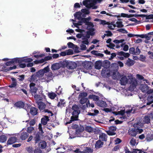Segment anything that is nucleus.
<instances>
[{"mask_svg":"<svg viewBox=\"0 0 153 153\" xmlns=\"http://www.w3.org/2000/svg\"><path fill=\"white\" fill-rule=\"evenodd\" d=\"M63 68L66 67L70 70L74 69L77 66V64L75 62L67 60L63 61Z\"/></svg>","mask_w":153,"mask_h":153,"instance_id":"nucleus-1","label":"nucleus"},{"mask_svg":"<svg viewBox=\"0 0 153 153\" xmlns=\"http://www.w3.org/2000/svg\"><path fill=\"white\" fill-rule=\"evenodd\" d=\"M88 31L86 32L85 35L83 34V36L82 38V40H85L88 39L90 38L91 35L93 36L95 34V32H94L95 30L94 28H88Z\"/></svg>","mask_w":153,"mask_h":153,"instance_id":"nucleus-2","label":"nucleus"},{"mask_svg":"<svg viewBox=\"0 0 153 153\" xmlns=\"http://www.w3.org/2000/svg\"><path fill=\"white\" fill-rule=\"evenodd\" d=\"M128 83L130 84L129 89L130 90H133L136 87L137 82V80L133 77L128 78Z\"/></svg>","mask_w":153,"mask_h":153,"instance_id":"nucleus-3","label":"nucleus"},{"mask_svg":"<svg viewBox=\"0 0 153 153\" xmlns=\"http://www.w3.org/2000/svg\"><path fill=\"white\" fill-rule=\"evenodd\" d=\"M16 136H17L19 140L20 138L22 140H25L28 137L29 134L26 131H22L20 133L16 134Z\"/></svg>","mask_w":153,"mask_h":153,"instance_id":"nucleus-4","label":"nucleus"},{"mask_svg":"<svg viewBox=\"0 0 153 153\" xmlns=\"http://www.w3.org/2000/svg\"><path fill=\"white\" fill-rule=\"evenodd\" d=\"M35 85L36 84L33 82L30 83L29 85L30 91L32 95H36V94L38 90V88L36 87L35 86Z\"/></svg>","mask_w":153,"mask_h":153,"instance_id":"nucleus-5","label":"nucleus"},{"mask_svg":"<svg viewBox=\"0 0 153 153\" xmlns=\"http://www.w3.org/2000/svg\"><path fill=\"white\" fill-rule=\"evenodd\" d=\"M18 141H19V139L17 136H16V134L15 137H11L8 139L7 142V145L12 144L16 142H18Z\"/></svg>","mask_w":153,"mask_h":153,"instance_id":"nucleus-6","label":"nucleus"},{"mask_svg":"<svg viewBox=\"0 0 153 153\" xmlns=\"http://www.w3.org/2000/svg\"><path fill=\"white\" fill-rule=\"evenodd\" d=\"M63 61L60 62L59 63H56L53 64L51 66V69L52 70H56L59 69L60 68H63Z\"/></svg>","mask_w":153,"mask_h":153,"instance_id":"nucleus-7","label":"nucleus"},{"mask_svg":"<svg viewBox=\"0 0 153 153\" xmlns=\"http://www.w3.org/2000/svg\"><path fill=\"white\" fill-rule=\"evenodd\" d=\"M85 130L90 133H94V134H97L99 133L98 130L96 128H94L90 126H86L85 127Z\"/></svg>","mask_w":153,"mask_h":153,"instance_id":"nucleus-8","label":"nucleus"},{"mask_svg":"<svg viewBox=\"0 0 153 153\" xmlns=\"http://www.w3.org/2000/svg\"><path fill=\"white\" fill-rule=\"evenodd\" d=\"M42 135H40L39 132H37L34 135L33 138V140L34 141L35 144L39 143L41 140V137Z\"/></svg>","mask_w":153,"mask_h":153,"instance_id":"nucleus-9","label":"nucleus"},{"mask_svg":"<svg viewBox=\"0 0 153 153\" xmlns=\"http://www.w3.org/2000/svg\"><path fill=\"white\" fill-rule=\"evenodd\" d=\"M120 83L122 85H126L128 83V79L127 77L124 75H122L120 77Z\"/></svg>","mask_w":153,"mask_h":153,"instance_id":"nucleus-10","label":"nucleus"},{"mask_svg":"<svg viewBox=\"0 0 153 153\" xmlns=\"http://www.w3.org/2000/svg\"><path fill=\"white\" fill-rule=\"evenodd\" d=\"M117 129V128L115 126H111L109 127V130L107 132V134L109 135H113L115 134L114 132Z\"/></svg>","mask_w":153,"mask_h":153,"instance_id":"nucleus-11","label":"nucleus"},{"mask_svg":"<svg viewBox=\"0 0 153 153\" xmlns=\"http://www.w3.org/2000/svg\"><path fill=\"white\" fill-rule=\"evenodd\" d=\"M137 129L134 128H129L128 131V134L132 137H135L137 134Z\"/></svg>","mask_w":153,"mask_h":153,"instance_id":"nucleus-12","label":"nucleus"},{"mask_svg":"<svg viewBox=\"0 0 153 153\" xmlns=\"http://www.w3.org/2000/svg\"><path fill=\"white\" fill-rule=\"evenodd\" d=\"M149 87L146 84H141L140 87V89L142 92L146 93L148 90H149Z\"/></svg>","mask_w":153,"mask_h":153,"instance_id":"nucleus-13","label":"nucleus"},{"mask_svg":"<svg viewBox=\"0 0 153 153\" xmlns=\"http://www.w3.org/2000/svg\"><path fill=\"white\" fill-rule=\"evenodd\" d=\"M121 77V76L118 72H116L115 71H114L112 73V77L114 79H118L120 78Z\"/></svg>","mask_w":153,"mask_h":153,"instance_id":"nucleus-14","label":"nucleus"},{"mask_svg":"<svg viewBox=\"0 0 153 153\" xmlns=\"http://www.w3.org/2000/svg\"><path fill=\"white\" fill-rule=\"evenodd\" d=\"M49 120V117L47 116H45L44 117L42 118L41 119V124L43 125H45L47 124V122Z\"/></svg>","mask_w":153,"mask_h":153,"instance_id":"nucleus-15","label":"nucleus"},{"mask_svg":"<svg viewBox=\"0 0 153 153\" xmlns=\"http://www.w3.org/2000/svg\"><path fill=\"white\" fill-rule=\"evenodd\" d=\"M38 108L40 111L44 109L46 107L45 104L42 102H37Z\"/></svg>","mask_w":153,"mask_h":153,"instance_id":"nucleus-16","label":"nucleus"},{"mask_svg":"<svg viewBox=\"0 0 153 153\" xmlns=\"http://www.w3.org/2000/svg\"><path fill=\"white\" fill-rule=\"evenodd\" d=\"M38 109L35 107H31L30 110V113L33 116H35L38 113Z\"/></svg>","mask_w":153,"mask_h":153,"instance_id":"nucleus-17","label":"nucleus"},{"mask_svg":"<svg viewBox=\"0 0 153 153\" xmlns=\"http://www.w3.org/2000/svg\"><path fill=\"white\" fill-rule=\"evenodd\" d=\"M107 135L105 133H102L100 134L99 138L101 141H106L107 140Z\"/></svg>","mask_w":153,"mask_h":153,"instance_id":"nucleus-18","label":"nucleus"},{"mask_svg":"<svg viewBox=\"0 0 153 153\" xmlns=\"http://www.w3.org/2000/svg\"><path fill=\"white\" fill-rule=\"evenodd\" d=\"M97 105L102 107H106L107 105L106 102L102 100H99L97 102Z\"/></svg>","mask_w":153,"mask_h":153,"instance_id":"nucleus-19","label":"nucleus"},{"mask_svg":"<svg viewBox=\"0 0 153 153\" xmlns=\"http://www.w3.org/2000/svg\"><path fill=\"white\" fill-rule=\"evenodd\" d=\"M15 105L16 107L20 108H23L25 106V103L23 102L18 101L15 103Z\"/></svg>","mask_w":153,"mask_h":153,"instance_id":"nucleus-20","label":"nucleus"},{"mask_svg":"<svg viewBox=\"0 0 153 153\" xmlns=\"http://www.w3.org/2000/svg\"><path fill=\"white\" fill-rule=\"evenodd\" d=\"M117 54L120 56H123L125 58H128L130 56V54L128 53H125L122 51L118 52Z\"/></svg>","mask_w":153,"mask_h":153,"instance_id":"nucleus-21","label":"nucleus"},{"mask_svg":"<svg viewBox=\"0 0 153 153\" xmlns=\"http://www.w3.org/2000/svg\"><path fill=\"white\" fill-rule=\"evenodd\" d=\"M38 143L39 146L42 149H45L47 146V143L45 141L41 140Z\"/></svg>","mask_w":153,"mask_h":153,"instance_id":"nucleus-22","label":"nucleus"},{"mask_svg":"<svg viewBox=\"0 0 153 153\" xmlns=\"http://www.w3.org/2000/svg\"><path fill=\"white\" fill-rule=\"evenodd\" d=\"M13 63H22V58H15L11 59Z\"/></svg>","mask_w":153,"mask_h":153,"instance_id":"nucleus-23","label":"nucleus"},{"mask_svg":"<svg viewBox=\"0 0 153 153\" xmlns=\"http://www.w3.org/2000/svg\"><path fill=\"white\" fill-rule=\"evenodd\" d=\"M103 144V143L102 141L99 140L96 142L95 144V147L96 149L100 148L102 147Z\"/></svg>","mask_w":153,"mask_h":153,"instance_id":"nucleus-24","label":"nucleus"},{"mask_svg":"<svg viewBox=\"0 0 153 153\" xmlns=\"http://www.w3.org/2000/svg\"><path fill=\"white\" fill-rule=\"evenodd\" d=\"M88 98L89 99H92L94 101H97V102L99 100V97L98 96L95 95L94 94L90 95L88 96Z\"/></svg>","mask_w":153,"mask_h":153,"instance_id":"nucleus-25","label":"nucleus"},{"mask_svg":"<svg viewBox=\"0 0 153 153\" xmlns=\"http://www.w3.org/2000/svg\"><path fill=\"white\" fill-rule=\"evenodd\" d=\"M34 98L36 101V103H37V102H42V97L39 94L35 95H34Z\"/></svg>","mask_w":153,"mask_h":153,"instance_id":"nucleus-26","label":"nucleus"},{"mask_svg":"<svg viewBox=\"0 0 153 153\" xmlns=\"http://www.w3.org/2000/svg\"><path fill=\"white\" fill-rule=\"evenodd\" d=\"M7 140V137L5 135H0V142L1 143L5 142Z\"/></svg>","mask_w":153,"mask_h":153,"instance_id":"nucleus-27","label":"nucleus"},{"mask_svg":"<svg viewBox=\"0 0 153 153\" xmlns=\"http://www.w3.org/2000/svg\"><path fill=\"white\" fill-rule=\"evenodd\" d=\"M33 61V59L30 58H26L25 57L22 58V63L23 62H31Z\"/></svg>","mask_w":153,"mask_h":153,"instance_id":"nucleus-28","label":"nucleus"},{"mask_svg":"<svg viewBox=\"0 0 153 153\" xmlns=\"http://www.w3.org/2000/svg\"><path fill=\"white\" fill-rule=\"evenodd\" d=\"M146 140L147 141H150L153 139V135L151 133H148L146 136Z\"/></svg>","mask_w":153,"mask_h":153,"instance_id":"nucleus-29","label":"nucleus"},{"mask_svg":"<svg viewBox=\"0 0 153 153\" xmlns=\"http://www.w3.org/2000/svg\"><path fill=\"white\" fill-rule=\"evenodd\" d=\"M82 14L81 12H76L74 14V16L75 18H77L79 20L81 18V16Z\"/></svg>","mask_w":153,"mask_h":153,"instance_id":"nucleus-30","label":"nucleus"},{"mask_svg":"<svg viewBox=\"0 0 153 153\" xmlns=\"http://www.w3.org/2000/svg\"><path fill=\"white\" fill-rule=\"evenodd\" d=\"M79 100V102L82 104H83L86 102L87 103L88 100L87 98L82 97Z\"/></svg>","mask_w":153,"mask_h":153,"instance_id":"nucleus-31","label":"nucleus"},{"mask_svg":"<svg viewBox=\"0 0 153 153\" xmlns=\"http://www.w3.org/2000/svg\"><path fill=\"white\" fill-rule=\"evenodd\" d=\"M83 151L86 153H92L93 152V149L89 147H85Z\"/></svg>","mask_w":153,"mask_h":153,"instance_id":"nucleus-32","label":"nucleus"},{"mask_svg":"<svg viewBox=\"0 0 153 153\" xmlns=\"http://www.w3.org/2000/svg\"><path fill=\"white\" fill-rule=\"evenodd\" d=\"M143 121L145 123L149 124V123L150 121L149 117L148 116H145L143 118Z\"/></svg>","mask_w":153,"mask_h":153,"instance_id":"nucleus-33","label":"nucleus"},{"mask_svg":"<svg viewBox=\"0 0 153 153\" xmlns=\"http://www.w3.org/2000/svg\"><path fill=\"white\" fill-rule=\"evenodd\" d=\"M101 63L100 61L96 62L95 64V68L96 69H100L101 68Z\"/></svg>","mask_w":153,"mask_h":153,"instance_id":"nucleus-34","label":"nucleus"},{"mask_svg":"<svg viewBox=\"0 0 153 153\" xmlns=\"http://www.w3.org/2000/svg\"><path fill=\"white\" fill-rule=\"evenodd\" d=\"M34 131V128L33 127L29 126L27 128V131L28 133L31 134Z\"/></svg>","mask_w":153,"mask_h":153,"instance_id":"nucleus-35","label":"nucleus"},{"mask_svg":"<svg viewBox=\"0 0 153 153\" xmlns=\"http://www.w3.org/2000/svg\"><path fill=\"white\" fill-rule=\"evenodd\" d=\"M47 78L50 80H52L53 78V74L52 72H48L47 74H46Z\"/></svg>","mask_w":153,"mask_h":153,"instance_id":"nucleus-36","label":"nucleus"},{"mask_svg":"<svg viewBox=\"0 0 153 153\" xmlns=\"http://www.w3.org/2000/svg\"><path fill=\"white\" fill-rule=\"evenodd\" d=\"M26 150L28 153H33L34 152V149L32 146L26 147Z\"/></svg>","mask_w":153,"mask_h":153,"instance_id":"nucleus-37","label":"nucleus"},{"mask_svg":"<svg viewBox=\"0 0 153 153\" xmlns=\"http://www.w3.org/2000/svg\"><path fill=\"white\" fill-rule=\"evenodd\" d=\"M43 71L42 69L39 70L36 72V76L38 77H40L42 76L44 74Z\"/></svg>","mask_w":153,"mask_h":153,"instance_id":"nucleus-38","label":"nucleus"},{"mask_svg":"<svg viewBox=\"0 0 153 153\" xmlns=\"http://www.w3.org/2000/svg\"><path fill=\"white\" fill-rule=\"evenodd\" d=\"M134 63V61L130 59L129 58H128V60L126 62V64L128 66H131L133 65Z\"/></svg>","mask_w":153,"mask_h":153,"instance_id":"nucleus-39","label":"nucleus"},{"mask_svg":"<svg viewBox=\"0 0 153 153\" xmlns=\"http://www.w3.org/2000/svg\"><path fill=\"white\" fill-rule=\"evenodd\" d=\"M89 103V100H88V102H87L86 105H79V108H81L82 110H85L87 107H88V105Z\"/></svg>","mask_w":153,"mask_h":153,"instance_id":"nucleus-40","label":"nucleus"},{"mask_svg":"<svg viewBox=\"0 0 153 153\" xmlns=\"http://www.w3.org/2000/svg\"><path fill=\"white\" fill-rule=\"evenodd\" d=\"M49 97L51 99H54L56 96V95L53 92L49 93L48 95Z\"/></svg>","mask_w":153,"mask_h":153,"instance_id":"nucleus-41","label":"nucleus"},{"mask_svg":"<svg viewBox=\"0 0 153 153\" xmlns=\"http://www.w3.org/2000/svg\"><path fill=\"white\" fill-rule=\"evenodd\" d=\"M16 68V65H14L12 67H10L9 68H7V69H3L2 71H3L7 72L13 69H15Z\"/></svg>","mask_w":153,"mask_h":153,"instance_id":"nucleus-42","label":"nucleus"},{"mask_svg":"<svg viewBox=\"0 0 153 153\" xmlns=\"http://www.w3.org/2000/svg\"><path fill=\"white\" fill-rule=\"evenodd\" d=\"M84 67L87 69H91L92 68V66L89 62H86L85 64Z\"/></svg>","mask_w":153,"mask_h":153,"instance_id":"nucleus-43","label":"nucleus"},{"mask_svg":"<svg viewBox=\"0 0 153 153\" xmlns=\"http://www.w3.org/2000/svg\"><path fill=\"white\" fill-rule=\"evenodd\" d=\"M36 75L33 74L32 75L30 78L29 80L30 82H34L36 79Z\"/></svg>","mask_w":153,"mask_h":153,"instance_id":"nucleus-44","label":"nucleus"},{"mask_svg":"<svg viewBox=\"0 0 153 153\" xmlns=\"http://www.w3.org/2000/svg\"><path fill=\"white\" fill-rule=\"evenodd\" d=\"M140 123L139 122H137L136 123H135L134 124L133 127L135 128H136V129H137H137H139L140 128Z\"/></svg>","mask_w":153,"mask_h":153,"instance_id":"nucleus-45","label":"nucleus"},{"mask_svg":"<svg viewBox=\"0 0 153 153\" xmlns=\"http://www.w3.org/2000/svg\"><path fill=\"white\" fill-rule=\"evenodd\" d=\"M85 25H87V27L89 28H93L94 25L91 22H89L87 24H85Z\"/></svg>","mask_w":153,"mask_h":153,"instance_id":"nucleus-46","label":"nucleus"},{"mask_svg":"<svg viewBox=\"0 0 153 153\" xmlns=\"http://www.w3.org/2000/svg\"><path fill=\"white\" fill-rule=\"evenodd\" d=\"M117 31L123 33H127L128 31L124 28L119 29L117 30Z\"/></svg>","mask_w":153,"mask_h":153,"instance_id":"nucleus-47","label":"nucleus"},{"mask_svg":"<svg viewBox=\"0 0 153 153\" xmlns=\"http://www.w3.org/2000/svg\"><path fill=\"white\" fill-rule=\"evenodd\" d=\"M19 78H17L19 81H23L25 78V75L23 74L19 75L18 76Z\"/></svg>","mask_w":153,"mask_h":153,"instance_id":"nucleus-48","label":"nucleus"},{"mask_svg":"<svg viewBox=\"0 0 153 153\" xmlns=\"http://www.w3.org/2000/svg\"><path fill=\"white\" fill-rule=\"evenodd\" d=\"M31 105L30 104H25V106L23 108L25 109L27 111H28L30 109Z\"/></svg>","mask_w":153,"mask_h":153,"instance_id":"nucleus-49","label":"nucleus"},{"mask_svg":"<svg viewBox=\"0 0 153 153\" xmlns=\"http://www.w3.org/2000/svg\"><path fill=\"white\" fill-rule=\"evenodd\" d=\"M123 23L122 22H117L116 24L117 25V27L118 28L122 27L124 26L122 24Z\"/></svg>","mask_w":153,"mask_h":153,"instance_id":"nucleus-50","label":"nucleus"},{"mask_svg":"<svg viewBox=\"0 0 153 153\" xmlns=\"http://www.w3.org/2000/svg\"><path fill=\"white\" fill-rule=\"evenodd\" d=\"M36 123V120L34 118L31 120L29 122L30 126H33Z\"/></svg>","mask_w":153,"mask_h":153,"instance_id":"nucleus-51","label":"nucleus"},{"mask_svg":"<svg viewBox=\"0 0 153 153\" xmlns=\"http://www.w3.org/2000/svg\"><path fill=\"white\" fill-rule=\"evenodd\" d=\"M87 96V93L86 92H82L80 93L79 95V97L80 98H82V97H85Z\"/></svg>","mask_w":153,"mask_h":153,"instance_id":"nucleus-52","label":"nucleus"},{"mask_svg":"<svg viewBox=\"0 0 153 153\" xmlns=\"http://www.w3.org/2000/svg\"><path fill=\"white\" fill-rule=\"evenodd\" d=\"M106 69L103 70L102 71L101 74L103 75H107L108 76H109L110 75V73L109 72L108 73L106 72Z\"/></svg>","mask_w":153,"mask_h":153,"instance_id":"nucleus-53","label":"nucleus"},{"mask_svg":"<svg viewBox=\"0 0 153 153\" xmlns=\"http://www.w3.org/2000/svg\"><path fill=\"white\" fill-rule=\"evenodd\" d=\"M129 52L131 54L135 55V50L134 48L131 47L129 49Z\"/></svg>","mask_w":153,"mask_h":153,"instance_id":"nucleus-54","label":"nucleus"},{"mask_svg":"<svg viewBox=\"0 0 153 153\" xmlns=\"http://www.w3.org/2000/svg\"><path fill=\"white\" fill-rule=\"evenodd\" d=\"M147 100L148 101L153 102V93L148 95Z\"/></svg>","mask_w":153,"mask_h":153,"instance_id":"nucleus-55","label":"nucleus"},{"mask_svg":"<svg viewBox=\"0 0 153 153\" xmlns=\"http://www.w3.org/2000/svg\"><path fill=\"white\" fill-rule=\"evenodd\" d=\"M80 113V111L79 110L74 111L72 112L73 115L77 116H78V115Z\"/></svg>","mask_w":153,"mask_h":153,"instance_id":"nucleus-56","label":"nucleus"},{"mask_svg":"<svg viewBox=\"0 0 153 153\" xmlns=\"http://www.w3.org/2000/svg\"><path fill=\"white\" fill-rule=\"evenodd\" d=\"M79 107L78 105L76 104L73 105L72 108V109L73 111L79 110Z\"/></svg>","mask_w":153,"mask_h":153,"instance_id":"nucleus-57","label":"nucleus"},{"mask_svg":"<svg viewBox=\"0 0 153 153\" xmlns=\"http://www.w3.org/2000/svg\"><path fill=\"white\" fill-rule=\"evenodd\" d=\"M43 71V72L44 73H47L49 71V68L48 66H47L44 69H42Z\"/></svg>","mask_w":153,"mask_h":153,"instance_id":"nucleus-58","label":"nucleus"},{"mask_svg":"<svg viewBox=\"0 0 153 153\" xmlns=\"http://www.w3.org/2000/svg\"><path fill=\"white\" fill-rule=\"evenodd\" d=\"M82 12L85 14H88L90 13L89 10L86 9H82L81 10Z\"/></svg>","mask_w":153,"mask_h":153,"instance_id":"nucleus-59","label":"nucleus"},{"mask_svg":"<svg viewBox=\"0 0 153 153\" xmlns=\"http://www.w3.org/2000/svg\"><path fill=\"white\" fill-rule=\"evenodd\" d=\"M130 143L131 145L134 146L136 143V140L134 138H132L130 141Z\"/></svg>","mask_w":153,"mask_h":153,"instance_id":"nucleus-60","label":"nucleus"},{"mask_svg":"<svg viewBox=\"0 0 153 153\" xmlns=\"http://www.w3.org/2000/svg\"><path fill=\"white\" fill-rule=\"evenodd\" d=\"M34 153H42V151L39 148H37L34 150Z\"/></svg>","mask_w":153,"mask_h":153,"instance_id":"nucleus-61","label":"nucleus"},{"mask_svg":"<svg viewBox=\"0 0 153 153\" xmlns=\"http://www.w3.org/2000/svg\"><path fill=\"white\" fill-rule=\"evenodd\" d=\"M148 54L149 55V58L151 59H153V52L149 51L148 52Z\"/></svg>","mask_w":153,"mask_h":153,"instance_id":"nucleus-62","label":"nucleus"},{"mask_svg":"<svg viewBox=\"0 0 153 153\" xmlns=\"http://www.w3.org/2000/svg\"><path fill=\"white\" fill-rule=\"evenodd\" d=\"M80 47L81 50L82 51L85 50L86 48V46L82 44L80 45Z\"/></svg>","mask_w":153,"mask_h":153,"instance_id":"nucleus-63","label":"nucleus"},{"mask_svg":"<svg viewBox=\"0 0 153 153\" xmlns=\"http://www.w3.org/2000/svg\"><path fill=\"white\" fill-rule=\"evenodd\" d=\"M146 93L148 94H151L152 93H153V89H150L149 88V90H148L146 91Z\"/></svg>","mask_w":153,"mask_h":153,"instance_id":"nucleus-64","label":"nucleus"}]
</instances>
